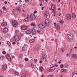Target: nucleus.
I'll return each instance as SVG.
<instances>
[{
	"instance_id": "nucleus-44",
	"label": "nucleus",
	"mask_w": 77,
	"mask_h": 77,
	"mask_svg": "<svg viewBox=\"0 0 77 77\" xmlns=\"http://www.w3.org/2000/svg\"><path fill=\"white\" fill-rule=\"evenodd\" d=\"M17 8H21V6L20 5H19L18 6V7Z\"/></svg>"
},
{
	"instance_id": "nucleus-54",
	"label": "nucleus",
	"mask_w": 77,
	"mask_h": 77,
	"mask_svg": "<svg viewBox=\"0 0 77 77\" xmlns=\"http://www.w3.org/2000/svg\"><path fill=\"white\" fill-rule=\"evenodd\" d=\"M36 12H37V11H35L34 12V14H35V13H36Z\"/></svg>"
},
{
	"instance_id": "nucleus-13",
	"label": "nucleus",
	"mask_w": 77,
	"mask_h": 77,
	"mask_svg": "<svg viewBox=\"0 0 77 77\" xmlns=\"http://www.w3.org/2000/svg\"><path fill=\"white\" fill-rule=\"evenodd\" d=\"M36 30H35V29L33 28L32 29V35H35L36 34Z\"/></svg>"
},
{
	"instance_id": "nucleus-45",
	"label": "nucleus",
	"mask_w": 77,
	"mask_h": 77,
	"mask_svg": "<svg viewBox=\"0 0 77 77\" xmlns=\"http://www.w3.org/2000/svg\"><path fill=\"white\" fill-rule=\"evenodd\" d=\"M72 49H71L70 51V53H72Z\"/></svg>"
},
{
	"instance_id": "nucleus-10",
	"label": "nucleus",
	"mask_w": 77,
	"mask_h": 77,
	"mask_svg": "<svg viewBox=\"0 0 77 77\" xmlns=\"http://www.w3.org/2000/svg\"><path fill=\"white\" fill-rule=\"evenodd\" d=\"M55 8V5H54L53 4L51 5V9L52 12H55V10L54 9Z\"/></svg>"
},
{
	"instance_id": "nucleus-27",
	"label": "nucleus",
	"mask_w": 77,
	"mask_h": 77,
	"mask_svg": "<svg viewBox=\"0 0 77 77\" xmlns=\"http://www.w3.org/2000/svg\"><path fill=\"white\" fill-rule=\"evenodd\" d=\"M17 10V11H18L19 12H21V8H16Z\"/></svg>"
},
{
	"instance_id": "nucleus-28",
	"label": "nucleus",
	"mask_w": 77,
	"mask_h": 77,
	"mask_svg": "<svg viewBox=\"0 0 77 77\" xmlns=\"http://www.w3.org/2000/svg\"><path fill=\"white\" fill-rule=\"evenodd\" d=\"M40 69H41V71H44V68H43V67H41Z\"/></svg>"
},
{
	"instance_id": "nucleus-38",
	"label": "nucleus",
	"mask_w": 77,
	"mask_h": 77,
	"mask_svg": "<svg viewBox=\"0 0 77 77\" xmlns=\"http://www.w3.org/2000/svg\"><path fill=\"white\" fill-rule=\"evenodd\" d=\"M39 46H37L36 47V50H38V49H39Z\"/></svg>"
},
{
	"instance_id": "nucleus-4",
	"label": "nucleus",
	"mask_w": 77,
	"mask_h": 77,
	"mask_svg": "<svg viewBox=\"0 0 77 77\" xmlns=\"http://www.w3.org/2000/svg\"><path fill=\"white\" fill-rule=\"evenodd\" d=\"M12 24L14 27H15L18 25V22L16 20H13L12 22Z\"/></svg>"
},
{
	"instance_id": "nucleus-11",
	"label": "nucleus",
	"mask_w": 77,
	"mask_h": 77,
	"mask_svg": "<svg viewBox=\"0 0 77 77\" xmlns=\"http://www.w3.org/2000/svg\"><path fill=\"white\" fill-rule=\"evenodd\" d=\"M6 58L9 60V61H11V57H10V56L9 55L7 54L6 55Z\"/></svg>"
},
{
	"instance_id": "nucleus-16",
	"label": "nucleus",
	"mask_w": 77,
	"mask_h": 77,
	"mask_svg": "<svg viewBox=\"0 0 77 77\" xmlns=\"http://www.w3.org/2000/svg\"><path fill=\"white\" fill-rule=\"evenodd\" d=\"M8 31V29L7 28H5L3 29V32L5 33Z\"/></svg>"
},
{
	"instance_id": "nucleus-2",
	"label": "nucleus",
	"mask_w": 77,
	"mask_h": 77,
	"mask_svg": "<svg viewBox=\"0 0 77 77\" xmlns=\"http://www.w3.org/2000/svg\"><path fill=\"white\" fill-rule=\"evenodd\" d=\"M73 36L74 35L72 33L68 34L67 35V38H68V39L70 40H72V39Z\"/></svg>"
},
{
	"instance_id": "nucleus-19",
	"label": "nucleus",
	"mask_w": 77,
	"mask_h": 77,
	"mask_svg": "<svg viewBox=\"0 0 77 77\" xmlns=\"http://www.w3.org/2000/svg\"><path fill=\"white\" fill-rule=\"evenodd\" d=\"M31 32H32V30L30 29H29L26 31V32L27 34H30Z\"/></svg>"
},
{
	"instance_id": "nucleus-36",
	"label": "nucleus",
	"mask_w": 77,
	"mask_h": 77,
	"mask_svg": "<svg viewBox=\"0 0 77 77\" xmlns=\"http://www.w3.org/2000/svg\"><path fill=\"white\" fill-rule=\"evenodd\" d=\"M65 68H68V65L67 64H66Z\"/></svg>"
},
{
	"instance_id": "nucleus-47",
	"label": "nucleus",
	"mask_w": 77,
	"mask_h": 77,
	"mask_svg": "<svg viewBox=\"0 0 77 77\" xmlns=\"http://www.w3.org/2000/svg\"><path fill=\"white\" fill-rule=\"evenodd\" d=\"M25 60H26V61H28V58H26L25 59Z\"/></svg>"
},
{
	"instance_id": "nucleus-39",
	"label": "nucleus",
	"mask_w": 77,
	"mask_h": 77,
	"mask_svg": "<svg viewBox=\"0 0 77 77\" xmlns=\"http://www.w3.org/2000/svg\"><path fill=\"white\" fill-rule=\"evenodd\" d=\"M19 32V31L18 30H16V31L15 32V33H18Z\"/></svg>"
},
{
	"instance_id": "nucleus-49",
	"label": "nucleus",
	"mask_w": 77,
	"mask_h": 77,
	"mask_svg": "<svg viewBox=\"0 0 77 77\" xmlns=\"http://www.w3.org/2000/svg\"><path fill=\"white\" fill-rule=\"evenodd\" d=\"M20 57H21V58L22 57H23V55L20 54Z\"/></svg>"
},
{
	"instance_id": "nucleus-3",
	"label": "nucleus",
	"mask_w": 77,
	"mask_h": 77,
	"mask_svg": "<svg viewBox=\"0 0 77 77\" xmlns=\"http://www.w3.org/2000/svg\"><path fill=\"white\" fill-rule=\"evenodd\" d=\"M45 25L46 26H48L50 24V20L48 19H46L45 21Z\"/></svg>"
},
{
	"instance_id": "nucleus-8",
	"label": "nucleus",
	"mask_w": 77,
	"mask_h": 77,
	"mask_svg": "<svg viewBox=\"0 0 77 77\" xmlns=\"http://www.w3.org/2000/svg\"><path fill=\"white\" fill-rule=\"evenodd\" d=\"M38 27L40 29H44L45 28V26L42 24L40 23L38 25Z\"/></svg>"
},
{
	"instance_id": "nucleus-9",
	"label": "nucleus",
	"mask_w": 77,
	"mask_h": 77,
	"mask_svg": "<svg viewBox=\"0 0 77 77\" xmlns=\"http://www.w3.org/2000/svg\"><path fill=\"white\" fill-rule=\"evenodd\" d=\"M30 17L31 20H35L36 18L35 15L34 14H32L30 16Z\"/></svg>"
},
{
	"instance_id": "nucleus-5",
	"label": "nucleus",
	"mask_w": 77,
	"mask_h": 77,
	"mask_svg": "<svg viewBox=\"0 0 77 77\" xmlns=\"http://www.w3.org/2000/svg\"><path fill=\"white\" fill-rule=\"evenodd\" d=\"M56 69V67L54 66H52L48 70L49 72H53L54 70Z\"/></svg>"
},
{
	"instance_id": "nucleus-7",
	"label": "nucleus",
	"mask_w": 77,
	"mask_h": 77,
	"mask_svg": "<svg viewBox=\"0 0 77 77\" xmlns=\"http://www.w3.org/2000/svg\"><path fill=\"white\" fill-rule=\"evenodd\" d=\"M45 16L47 18H50V14L47 11H46L45 13Z\"/></svg>"
},
{
	"instance_id": "nucleus-26",
	"label": "nucleus",
	"mask_w": 77,
	"mask_h": 77,
	"mask_svg": "<svg viewBox=\"0 0 77 77\" xmlns=\"http://www.w3.org/2000/svg\"><path fill=\"white\" fill-rule=\"evenodd\" d=\"M24 21L25 22H27V21H29V19H25L24 20Z\"/></svg>"
},
{
	"instance_id": "nucleus-42",
	"label": "nucleus",
	"mask_w": 77,
	"mask_h": 77,
	"mask_svg": "<svg viewBox=\"0 0 77 77\" xmlns=\"http://www.w3.org/2000/svg\"><path fill=\"white\" fill-rule=\"evenodd\" d=\"M2 9H3V10H6V8L5 7H2Z\"/></svg>"
},
{
	"instance_id": "nucleus-21",
	"label": "nucleus",
	"mask_w": 77,
	"mask_h": 77,
	"mask_svg": "<svg viewBox=\"0 0 77 77\" xmlns=\"http://www.w3.org/2000/svg\"><path fill=\"white\" fill-rule=\"evenodd\" d=\"M61 72H66V70L65 69H61Z\"/></svg>"
},
{
	"instance_id": "nucleus-18",
	"label": "nucleus",
	"mask_w": 77,
	"mask_h": 77,
	"mask_svg": "<svg viewBox=\"0 0 77 77\" xmlns=\"http://www.w3.org/2000/svg\"><path fill=\"white\" fill-rule=\"evenodd\" d=\"M72 77H77V74L73 72L72 73Z\"/></svg>"
},
{
	"instance_id": "nucleus-55",
	"label": "nucleus",
	"mask_w": 77,
	"mask_h": 77,
	"mask_svg": "<svg viewBox=\"0 0 77 77\" xmlns=\"http://www.w3.org/2000/svg\"><path fill=\"white\" fill-rule=\"evenodd\" d=\"M15 42H13V43H12V44H15Z\"/></svg>"
},
{
	"instance_id": "nucleus-59",
	"label": "nucleus",
	"mask_w": 77,
	"mask_h": 77,
	"mask_svg": "<svg viewBox=\"0 0 77 77\" xmlns=\"http://www.w3.org/2000/svg\"><path fill=\"white\" fill-rule=\"evenodd\" d=\"M42 61H40L39 62V63H42Z\"/></svg>"
},
{
	"instance_id": "nucleus-17",
	"label": "nucleus",
	"mask_w": 77,
	"mask_h": 77,
	"mask_svg": "<svg viewBox=\"0 0 77 77\" xmlns=\"http://www.w3.org/2000/svg\"><path fill=\"white\" fill-rule=\"evenodd\" d=\"M46 57H47V55L45 54H43L42 55V58L43 59H45L46 58Z\"/></svg>"
},
{
	"instance_id": "nucleus-29",
	"label": "nucleus",
	"mask_w": 77,
	"mask_h": 77,
	"mask_svg": "<svg viewBox=\"0 0 77 77\" xmlns=\"http://www.w3.org/2000/svg\"><path fill=\"white\" fill-rule=\"evenodd\" d=\"M7 44L9 46L11 45V43L9 41L7 42Z\"/></svg>"
},
{
	"instance_id": "nucleus-24",
	"label": "nucleus",
	"mask_w": 77,
	"mask_h": 77,
	"mask_svg": "<svg viewBox=\"0 0 77 77\" xmlns=\"http://www.w3.org/2000/svg\"><path fill=\"white\" fill-rule=\"evenodd\" d=\"M5 59V56H2L0 57V59L1 60H3Z\"/></svg>"
},
{
	"instance_id": "nucleus-37",
	"label": "nucleus",
	"mask_w": 77,
	"mask_h": 77,
	"mask_svg": "<svg viewBox=\"0 0 77 77\" xmlns=\"http://www.w3.org/2000/svg\"><path fill=\"white\" fill-rule=\"evenodd\" d=\"M29 17H30V16H29V15H27V16H26V18H27V19H28L29 18Z\"/></svg>"
},
{
	"instance_id": "nucleus-1",
	"label": "nucleus",
	"mask_w": 77,
	"mask_h": 77,
	"mask_svg": "<svg viewBox=\"0 0 77 77\" xmlns=\"http://www.w3.org/2000/svg\"><path fill=\"white\" fill-rule=\"evenodd\" d=\"M20 39L21 37H20V36L18 35H16L14 36V41L17 42V41H20Z\"/></svg>"
},
{
	"instance_id": "nucleus-48",
	"label": "nucleus",
	"mask_w": 77,
	"mask_h": 77,
	"mask_svg": "<svg viewBox=\"0 0 77 77\" xmlns=\"http://www.w3.org/2000/svg\"><path fill=\"white\" fill-rule=\"evenodd\" d=\"M24 47H23V48H22V50H23V51H24Z\"/></svg>"
},
{
	"instance_id": "nucleus-32",
	"label": "nucleus",
	"mask_w": 77,
	"mask_h": 77,
	"mask_svg": "<svg viewBox=\"0 0 77 77\" xmlns=\"http://www.w3.org/2000/svg\"><path fill=\"white\" fill-rule=\"evenodd\" d=\"M37 32H38V33H41V30H40V29L38 30Z\"/></svg>"
},
{
	"instance_id": "nucleus-30",
	"label": "nucleus",
	"mask_w": 77,
	"mask_h": 77,
	"mask_svg": "<svg viewBox=\"0 0 77 77\" xmlns=\"http://www.w3.org/2000/svg\"><path fill=\"white\" fill-rule=\"evenodd\" d=\"M60 23H63V20H60Z\"/></svg>"
},
{
	"instance_id": "nucleus-61",
	"label": "nucleus",
	"mask_w": 77,
	"mask_h": 77,
	"mask_svg": "<svg viewBox=\"0 0 77 77\" xmlns=\"http://www.w3.org/2000/svg\"><path fill=\"white\" fill-rule=\"evenodd\" d=\"M2 37L0 36V40H1V39H2Z\"/></svg>"
},
{
	"instance_id": "nucleus-46",
	"label": "nucleus",
	"mask_w": 77,
	"mask_h": 77,
	"mask_svg": "<svg viewBox=\"0 0 77 77\" xmlns=\"http://www.w3.org/2000/svg\"><path fill=\"white\" fill-rule=\"evenodd\" d=\"M35 62H37V59H35L34 60Z\"/></svg>"
},
{
	"instance_id": "nucleus-35",
	"label": "nucleus",
	"mask_w": 77,
	"mask_h": 77,
	"mask_svg": "<svg viewBox=\"0 0 77 77\" xmlns=\"http://www.w3.org/2000/svg\"><path fill=\"white\" fill-rule=\"evenodd\" d=\"M2 54H6V51H3L2 52Z\"/></svg>"
},
{
	"instance_id": "nucleus-53",
	"label": "nucleus",
	"mask_w": 77,
	"mask_h": 77,
	"mask_svg": "<svg viewBox=\"0 0 77 77\" xmlns=\"http://www.w3.org/2000/svg\"><path fill=\"white\" fill-rule=\"evenodd\" d=\"M44 8H45V7H42V10H44Z\"/></svg>"
},
{
	"instance_id": "nucleus-52",
	"label": "nucleus",
	"mask_w": 77,
	"mask_h": 77,
	"mask_svg": "<svg viewBox=\"0 0 77 77\" xmlns=\"http://www.w3.org/2000/svg\"><path fill=\"white\" fill-rule=\"evenodd\" d=\"M2 13V11L1 10H0V14H1Z\"/></svg>"
},
{
	"instance_id": "nucleus-50",
	"label": "nucleus",
	"mask_w": 77,
	"mask_h": 77,
	"mask_svg": "<svg viewBox=\"0 0 77 77\" xmlns=\"http://www.w3.org/2000/svg\"><path fill=\"white\" fill-rule=\"evenodd\" d=\"M26 2H29V0H26Z\"/></svg>"
},
{
	"instance_id": "nucleus-57",
	"label": "nucleus",
	"mask_w": 77,
	"mask_h": 77,
	"mask_svg": "<svg viewBox=\"0 0 77 77\" xmlns=\"http://www.w3.org/2000/svg\"><path fill=\"white\" fill-rule=\"evenodd\" d=\"M39 0L40 2H43V1H44V0Z\"/></svg>"
},
{
	"instance_id": "nucleus-34",
	"label": "nucleus",
	"mask_w": 77,
	"mask_h": 77,
	"mask_svg": "<svg viewBox=\"0 0 77 77\" xmlns=\"http://www.w3.org/2000/svg\"><path fill=\"white\" fill-rule=\"evenodd\" d=\"M60 67L61 68H63V65L61 64L60 65Z\"/></svg>"
},
{
	"instance_id": "nucleus-31",
	"label": "nucleus",
	"mask_w": 77,
	"mask_h": 77,
	"mask_svg": "<svg viewBox=\"0 0 77 77\" xmlns=\"http://www.w3.org/2000/svg\"><path fill=\"white\" fill-rule=\"evenodd\" d=\"M21 75L22 76V77H26V75H24V74L22 73L21 74Z\"/></svg>"
},
{
	"instance_id": "nucleus-23",
	"label": "nucleus",
	"mask_w": 77,
	"mask_h": 77,
	"mask_svg": "<svg viewBox=\"0 0 77 77\" xmlns=\"http://www.w3.org/2000/svg\"><path fill=\"white\" fill-rule=\"evenodd\" d=\"M31 26L33 27H35L36 26V24H35V23H31Z\"/></svg>"
},
{
	"instance_id": "nucleus-43",
	"label": "nucleus",
	"mask_w": 77,
	"mask_h": 77,
	"mask_svg": "<svg viewBox=\"0 0 77 77\" xmlns=\"http://www.w3.org/2000/svg\"><path fill=\"white\" fill-rule=\"evenodd\" d=\"M32 42H34L35 41V40L34 39H32Z\"/></svg>"
},
{
	"instance_id": "nucleus-14",
	"label": "nucleus",
	"mask_w": 77,
	"mask_h": 77,
	"mask_svg": "<svg viewBox=\"0 0 77 77\" xmlns=\"http://www.w3.org/2000/svg\"><path fill=\"white\" fill-rule=\"evenodd\" d=\"M55 27L57 29V30H60V27L59 25H55Z\"/></svg>"
},
{
	"instance_id": "nucleus-15",
	"label": "nucleus",
	"mask_w": 77,
	"mask_h": 77,
	"mask_svg": "<svg viewBox=\"0 0 77 77\" xmlns=\"http://www.w3.org/2000/svg\"><path fill=\"white\" fill-rule=\"evenodd\" d=\"M66 16L68 20H69V19L71 18V15L69 14H67Z\"/></svg>"
},
{
	"instance_id": "nucleus-12",
	"label": "nucleus",
	"mask_w": 77,
	"mask_h": 77,
	"mask_svg": "<svg viewBox=\"0 0 77 77\" xmlns=\"http://www.w3.org/2000/svg\"><path fill=\"white\" fill-rule=\"evenodd\" d=\"M27 29V27L26 26H23L21 27V29L22 30H26Z\"/></svg>"
},
{
	"instance_id": "nucleus-56",
	"label": "nucleus",
	"mask_w": 77,
	"mask_h": 77,
	"mask_svg": "<svg viewBox=\"0 0 77 77\" xmlns=\"http://www.w3.org/2000/svg\"><path fill=\"white\" fill-rule=\"evenodd\" d=\"M5 4H7V3H8V2H7V1H5Z\"/></svg>"
},
{
	"instance_id": "nucleus-6",
	"label": "nucleus",
	"mask_w": 77,
	"mask_h": 77,
	"mask_svg": "<svg viewBox=\"0 0 77 77\" xmlns=\"http://www.w3.org/2000/svg\"><path fill=\"white\" fill-rule=\"evenodd\" d=\"M2 68L3 71H5L6 68H7V65L6 64L3 65L2 66Z\"/></svg>"
},
{
	"instance_id": "nucleus-33",
	"label": "nucleus",
	"mask_w": 77,
	"mask_h": 77,
	"mask_svg": "<svg viewBox=\"0 0 77 77\" xmlns=\"http://www.w3.org/2000/svg\"><path fill=\"white\" fill-rule=\"evenodd\" d=\"M61 50H62V51L63 52H64V51H65V49H64V48H62L61 49Z\"/></svg>"
},
{
	"instance_id": "nucleus-60",
	"label": "nucleus",
	"mask_w": 77,
	"mask_h": 77,
	"mask_svg": "<svg viewBox=\"0 0 77 77\" xmlns=\"http://www.w3.org/2000/svg\"><path fill=\"white\" fill-rule=\"evenodd\" d=\"M74 48L75 50H76V49H77V47L75 46V47H74Z\"/></svg>"
},
{
	"instance_id": "nucleus-40",
	"label": "nucleus",
	"mask_w": 77,
	"mask_h": 77,
	"mask_svg": "<svg viewBox=\"0 0 77 77\" xmlns=\"http://www.w3.org/2000/svg\"><path fill=\"white\" fill-rule=\"evenodd\" d=\"M15 75H18V72H16L15 73Z\"/></svg>"
},
{
	"instance_id": "nucleus-20",
	"label": "nucleus",
	"mask_w": 77,
	"mask_h": 77,
	"mask_svg": "<svg viewBox=\"0 0 77 77\" xmlns=\"http://www.w3.org/2000/svg\"><path fill=\"white\" fill-rule=\"evenodd\" d=\"M72 57L75 59H76L77 58V54H73L72 55Z\"/></svg>"
},
{
	"instance_id": "nucleus-51",
	"label": "nucleus",
	"mask_w": 77,
	"mask_h": 77,
	"mask_svg": "<svg viewBox=\"0 0 77 77\" xmlns=\"http://www.w3.org/2000/svg\"><path fill=\"white\" fill-rule=\"evenodd\" d=\"M31 66H32V67L34 68V65H33L32 64Z\"/></svg>"
},
{
	"instance_id": "nucleus-62",
	"label": "nucleus",
	"mask_w": 77,
	"mask_h": 77,
	"mask_svg": "<svg viewBox=\"0 0 77 77\" xmlns=\"http://www.w3.org/2000/svg\"><path fill=\"white\" fill-rule=\"evenodd\" d=\"M41 41H42V42H43L44 41V40H43V39H42L41 40Z\"/></svg>"
},
{
	"instance_id": "nucleus-58",
	"label": "nucleus",
	"mask_w": 77,
	"mask_h": 77,
	"mask_svg": "<svg viewBox=\"0 0 77 77\" xmlns=\"http://www.w3.org/2000/svg\"><path fill=\"white\" fill-rule=\"evenodd\" d=\"M60 77H63V75H60Z\"/></svg>"
},
{
	"instance_id": "nucleus-25",
	"label": "nucleus",
	"mask_w": 77,
	"mask_h": 77,
	"mask_svg": "<svg viewBox=\"0 0 77 77\" xmlns=\"http://www.w3.org/2000/svg\"><path fill=\"white\" fill-rule=\"evenodd\" d=\"M72 18H75L76 16L75 15V14L74 13H73L72 14Z\"/></svg>"
},
{
	"instance_id": "nucleus-64",
	"label": "nucleus",
	"mask_w": 77,
	"mask_h": 77,
	"mask_svg": "<svg viewBox=\"0 0 77 77\" xmlns=\"http://www.w3.org/2000/svg\"><path fill=\"white\" fill-rule=\"evenodd\" d=\"M55 66H56V67L57 66H58V65L57 64H55Z\"/></svg>"
},
{
	"instance_id": "nucleus-22",
	"label": "nucleus",
	"mask_w": 77,
	"mask_h": 77,
	"mask_svg": "<svg viewBox=\"0 0 77 77\" xmlns=\"http://www.w3.org/2000/svg\"><path fill=\"white\" fill-rule=\"evenodd\" d=\"M2 26H6L7 24H6V23L3 22L2 24Z\"/></svg>"
},
{
	"instance_id": "nucleus-63",
	"label": "nucleus",
	"mask_w": 77,
	"mask_h": 77,
	"mask_svg": "<svg viewBox=\"0 0 77 77\" xmlns=\"http://www.w3.org/2000/svg\"><path fill=\"white\" fill-rule=\"evenodd\" d=\"M20 67H23V65H21Z\"/></svg>"
},
{
	"instance_id": "nucleus-41",
	"label": "nucleus",
	"mask_w": 77,
	"mask_h": 77,
	"mask_svg": "<svg viewBox=\"0 0 77 77\" xmlns=\"http://www.w3.org/2000/svg\"><path fill=\"white\" fill-rule=\"evenodd\" d=\"M29 42L30 43H32V40H29Z\"/></svg>"
}]
</instances>
